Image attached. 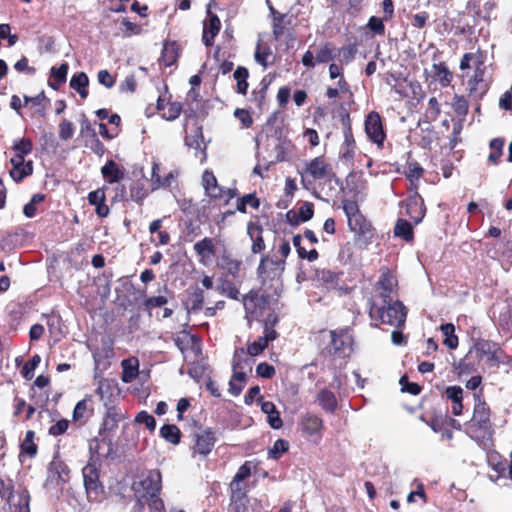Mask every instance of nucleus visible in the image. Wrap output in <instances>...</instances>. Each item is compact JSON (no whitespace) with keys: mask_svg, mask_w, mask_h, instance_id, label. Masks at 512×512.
I'll use <instances>...</instances> for the list:
<instances>
[{"mask_svg":"<svg viewBox=\"0 0 512 512\" xmlns=\"http://www.w3.org/2000/svg\"><path fill=\"white\" fill-rule=\"evenodd\" d=\"M317 401L322 409L328 413H334L337 410V398L335 394L329 389H321L317 394Z\"/></svg>","mask_w":512,"mask_h":512,"instance_id":"obj_38","label":"nucleus"},{"mask_svg":"<svg viewBox=\"0 0 512 512\" xmlns=\"http://www.w3.org/2000/svg\"><path fill=\"white\" fill-rule=\"evenodd\" d=\"M116 391H118V385L114 380L101 378L98 381L95 394L99 397L100 401L104 403L105 407H109L112 406V398Z\"/></svg>","mask_w":512,"mask_h":512,"instance_id":"obj_26","label":"nucleus"},{"mask_svg":"<svg viewBox=\"0 0 512 512\" xmlns=\"http://www.w3.org/2000/svg\"><path fill=\"white\" fill-rule=\"evenodd\" d=\"M413 193H411L405 200L404 205L406 209V214L413 221L415 225H418L422 222L423 218L426 215V206L422 196L417 191V186L412 189Z\"/></svg>","mask_w":512,"mask_h":512,"instance_id":"obj_16","label":"nucleus"},{"mask_svg":"<svg viewBox=\"0 0 512 512\" xmlns=\"http://www.w3.org/2000/svg\"><path fill=\"white\" fill-rule=\"evenodd\" d=\"M128 418L127 412L120 407L115 405L106 407L99 428V435L102 436V441L113 435L118 429L119 424L125 422Z\"/></svg>","mask_w":512,"mask_h":512,"instance_id":"obj_8","label":"nucleus"},{"mask_svg":"<svg viewBox=\"0 0 512 512\" xmlns=\"http://www.w3.org/2000/svg\"><path fill=\"white\" fill-rule=\"evenodd\" d=\"M394 235L403 239L406 242H411L414 239V231L412 224L406 219H398L394 226Z\"/></svg>","mask_w":512,"mask_h":512,"instance_id":"obj_44","label":"nucleus"},{"mask_svg":"<svg viewBox=\"0 0 512 512\" xmlns=\"http://www.w3.org/2000/svg\"><path fill=\"white\" fill-rule=\"evenodd\" d=\"M181 53L180 45L176 41L166 40L163 43V49L159 58L160 65L170 67L174 65Z\"/></svg>","mask_w":512,"mask_h":512,"instance_id":"obj_29","label":"nucleus"},{"mask_svg":"<svg viewBox=\"0 0 512 512\" xmlns=\"http://www.w3.org/2000/svg\"><path fill=\"white\" fill-rule=\"evenodd\" d=\"M505 144L504 138L497 137L493 138L490 143L489 147L491 149V152L488 156V161L493 164L497 165L500 161L501 156L503 155V147Z\"/></svg>","mask_w":512,"mask_h":512,"instance_id":"obj_50","label":"nucleus"},{"mask_svg":"<svg viewBox=\"0 0 512 512\" xmlns=\"http://www.w3.org/2000/svg\"><path fill=\"white\" fill-rule=\"evenodd\" d=\"M348 226L355 233V241L361 248H367L376 236V229L364 215L350 219Z\"/></svg>","mask_w":512,"mask_h":512,"instance_id":"obj_9","label":"nucleus"},{"mask_svg":"<svg viewBox=\"0 0 512 512\" xmlns=\"http://www.w3.org/2000/svg\"><path fill=\"white\" fill-rule=\"evenodd\" d=\"M317 64L327 63L334 59V46L331 42H325L315 55Z\"/></svg>","mask_w":512,"mask_h":512,"instance_id":"obj_57","label":"nucleus"},{"mask_svg":"<svg viewBox=\"0 0 512 512\" xmlns=\"http://www.w3.org/2000/svg\"><path fill=\"white\" fill-rule=\"evenodd\" d=\"M247 205L251 206L253 209H258L260 207V200L257 198L255 193L246 194L238 198L236 210L241 213H246Z\"/></svg>","mask_w":512,"mask_h":512,"instance_id":"obj_56","label":"nucleus"},{"mask_svg":"<svg viewBox=\"0 0 512 512\" xmlns=\"http://www.w3.org/2000/svg\"><path fill=\"white\" fill-rule=\"evenodd\" d=\"M344 141L341 146V158L345 160H352L355 157L357 144L353 132L344 133Z\"/></svg>","mask_w":512,"mask_h":512,"instance_id":"obj_49","label":"nucleus"},{"mask_svg":"<svg viewBox=\"0 0 512 512\" xmlns=\"http://www.w3.org/2000/svg\"><path fill=\"white\" fill-rule=\"evenodd\" d=\"M271 28L275 40L292 35L294 31V17L288 13L276 14L275 18L271 20Z\"/></svg>","mask_w":512,"mask_h":512,"instance_id":"obj_19","label":"nucleus"},{"mask_svg":"<svg viewBox=\"0 0 512 512\" xmlns=\"http://www.w3.org/2000/svg\"><path fill=\"white\" fill-rule=\"evenodd\" d=\"M261 410L267 415V422L272 429L282 428L283 420L276 405L272 401H262Z\"/></svg>","mask_w":512,"mask_h":512,"instance_id":"obj_35","label":"nucleus"},{"mask_svg":"<svg viewBox=\"0 0 512 512\" xmlns=\"http://www.w3.org/2000/svg\"><path fill=\"white\" fill-rule=\"evenodd\" d=\"M20 453L19 460L22 462L23 458H34L38 453V445L35 442V432L28 430L25 433L23 441L19 445Z\"/></svg>","mask_w":512,"mask_h":512,"instance_id":"obj_33","label":"nucleus"},{"mask_svg":"<svg viewBox=\"0 0 512 512\" xmlns=\"http://www.w3.org/2000/svg\"><path fill=\"white\" fill-rule=\"evenodd\" d=\"M204 298V291L200 288H196L188 298V310L193 312L200 311L204 305Z\"/></svg>","mask_w":512,"mask_h":512,"instance_id":"obj_58","label":"nucleus"},{"mask_svg":"<svg viewBox=\"0 0 512 512\" xmlns=\"http://www.w3.org/2000/svg\"><path fill=\"white\" fill-rule=\"evenodd\" d=\"M185 145L189 148L195 149L196 151H202L204 143L203 128L200 125H196L190 133L184 138Z\"/></svg>","mask_w":512,"mask_h":512,"instance_id":"obj_41","label":"nucleus"},{"mask_svg":"<svg viewBox=\"0 0 512 512\" xmlns=\"http://www.w3.org/2000/svg\"><path fill=\"white\" fill-rule=\"evenodd\" d=\"M478 54L479 56L476 63L474 74L469 78L467 85L469 95L482 98L488 91V84L484 80L485 68L483 67V52L480 49H478Z\"/></svg>","mask_w":512,"mask_h":512,"instance_id":"obj_14","label":"nucleus"},{"mask_svg":"<svg viewBox=\"0 0 512 512\" xmlns=\"http://www.w3.org/2000/svg\"><path fill=\"white\" fill-rule=\"evenodd\" d=\"M424 168L415 160H410L406 164L405 176L410 181L413 188L418 187L417 182L424 175Z\"/></svg>","mask_w":512,"mask_h":512,"instance_id":"obj_46","label":"nucleus"},{"mask_svg":"<svg viewBox=\"0 0 512 512\" xmlns=\"http://www.w3.org/2000/svg\"><path fill=\"white\" fill-rule=\"evenodd\" d=\"M168 303V298L163 295L147 297L143 301V308L150 315L153 309L165 306Z\"/></svg>","mask_w":512,"mask_h":512,"instance_id":"obj_62","label":"nucleus"},{"mask_svg":"<svg viewBox=\"0 0 512 512\" xmlns=\"http://www.w3.org/2000/svg\"><path fill=\"white\" fill-rule=\"evenodd\" d=\"M368 304L371 320L395 327H402L405 324L407 308L400 300L379 303L376 298H370Z\"/></svg>","mask_w":512,"mask_h":512,"instance_id":"obj_1","label":"nucleus"},{"mask_svg":"<svg viewBox=\"0 0 512 512\" xmlns=\"http://www.w3.org/2000/svg\"><path fill=\"white\" fill-rule=\"evenodd\" d=\"M420 420L429 426L435 433H440L447 427V413L422 414Z\"/></svg>","mask_w":512,"mask_h":512,"instance_id":"obj_36","label":"nucleus"},{"mask_svg":"<svg viewBox=\"0 0 512 512\" xmlns=\"http://www.w3.org/2000/svg\"><path fill=\"white\" fill-rule=\"evenodd\" d=\"M159 172H161V164L153 162L151 170L152 191L169 188L172 182L179 176V172L177 170H172L166 173L163 178H159Z\"/></svg>","mask_w":512,"mask_h":512,"instance_id":"obj_23","label":"nucleus"},{"mask_svg":"<svg viewBox=\"0 0 512 512\" xmlns=\"http://www.w3.org/2000/svg\"><path fill=\"white\" fill-rule=\"evenodd\" d=\"M208 196L212 199L222 201L224 205H227L234 197L237 196V189L224 188L217 185L215 191H211Z\"/></svg>","mask_w":512,"mask_h":512,"instance_id":"obj_51","label":"nucleus"},{"mask_svg":"<svg viewBox=\"0 0 512 512\" xmlns=\"http://www.w3.org/2000/svg\"><path fill=\"white\" fill-rule=\"evenodd\" d=\"M105 190L106 186H103L89 192L87 196L88 203L95 207V213L100 218H105L110 213L109 206L105 203Z\"/></svg>","mask_w":512,"mask_h":512,"instance_id":"obj_24","label":"nucleus"},{"mask_svg":"<svg viewBox=\"0 0 512 512\" xmlns=\"http://www.w3.org/2000/svg\"><path fill=\"white\" fill-rule=\"evenodd\" d=\"M217 267L223 271V275L231 276L236 280L240 278L242 261L233 256L228 249H223L216 261Z\"/></svg>","mask_w":512,"mask_h":512,"instance_id":"obj_18","label":"nucleus"},{"mask_svg":"<svg viewBox=\"0 0 512 512\" xmlns=\"http://www.w3.org/2000/svg\"><path fill=\"white\" fill-rule=\"evenodd\" d=\"M285 268L284 259H277L265 254L262 255L257 267V275L261 285L273 289L275 295L279 296L282 288L281 275Z\"/></svg>","mask_w":512,"mask_h":512,"instance_id":"obj_3","label":"nucleus"},{"mask_svg":"<svg viewBox=\"0 0 512 512\" xmlns=\"http://www.w3.org/2000/svg\"><path fill=\"white\" fill-rule=\"evenodd\" d=\"M432 77L443 88L450 86L454 78L453 73L444 61L432 65Z\"/></svg>","mask_w":512,"mask_h":512,"instance_id":"obj_34","label":"nucleus"},{"mask_svg":"<svg viewBox=\"0 0 512 512\" xmlns=\"http://www.w3.org/2000/svg\"><path fill=\"white\" fill-rule=\"evenodd\" d=\"M147 196L148 190L144 182L137 180L130 185V198L137 204L142 205Z\"/></svg>","mask_w":512,"mask_h":512,"instance_id":"obj_55","label":"nucleus"},{"mask_svg":"<svg viewBox=\"0 0 512 512\" xmlns=\"http://www.w3.org/2000/svg\"><path fill=\"white\" fill-rule=\"evenodd\" d=\"M441 113L440 104L436 97H431L428 101L427 108L424 113V118L427 122H434L438 119Z\"/></svg>","mask_w":512,"mask_h":512,"instance_id":"obj_60","label":"nucleus"},{"mask_svg":"<svg viewBox=\"0 0 512 512\" xmlns=\"http://www.w3.org/2000/svg\"><path fill=\"white\" fill-rule=\"evenodd\" d=\"M217 239L204 237L195 242L193 250L197 256L198 262L203 266H208L217 254Z\"/></svg>","mask_w":512,"mask_h":512,"instance_id":"obj_17","label":"nucleus"},{"mask_svg":"<svg viewBox=\"0 0 512 512\" xmlns=\"http://www.w3.org/2000/svg\"><path fill=\"white\" fill-rule=\"evenodd\" d=\"M248 77L249 71L244 66H238L234 71L233 78L236 81V92L241 95H246L248 91Z\"/></svg>","mask_w":512,"mask_h":512,"instance_id":"obj_45","label":"nucleus"},{"mask_svg":"<svg viewBox=\"0 0 512 512\" xmlns=\"http://www.w3.org/2000/svg\"><path fill=\"white\" fill-rule=\"evenodd\" d=\"M301 432L308 436L322 437L324 430V422L321 417L316 414L306 413L300 420Z\"/></svg>","mask_w":512,"mask_h":512,"instance_id":"obj_20","label":"nucleus"},{"mask_svg":"<svg viewBox=\"0 0 512 512\" xmlns=\"http://www.w3.org/2000/svg\"><path fill=\"white\" fill-rule=\"evenodd\" d=\"M10 163L12 165L10 176L16 183L22 182L26 177L33 174V162L31 160L26 162L25 160L11 158Z\"/></svg>","mask_w":512,"mask_h":512,"instance_id":"obj_30","label":"nucleus"},{"mask_svg":"<svg viewBox=\"0 0 512 512\" xmlns=\"http://www.w3.org/2000/svg\"><path fill=\"white\" fill-rule=\"evenodd\" d=\"M159 433H160V436L163 439H165V441H167L173 445H177L181 441V436H182L181 430L175 424H164L160 428Z\"/></svg>","mask_w":512,"mask_h":512,"instance_id":"obj_47","label":"nucleus"},{"mask_svg":"<svg viewBox=\"0 0 512 512\" xmlns=\"http://www.w3.org/2000/svg\"><path fill=\"white\" fill-rule=\"evenodd\" d=\"M69 70V65L67 62L62 63L59 67H52L50 70V74L52 80L49 81V86L53 90H58L61 85H63L67 80V74Z\"/></svg>","mask_w":512,"mask_h":512,"instance_id":"obj_40","label":"nucleus"},{"mask_svg":"<svg viewBox=\"0 0 512 512\" xmlns=\"http://www.w3.org/2000/svg\"><path fill=\"white\" fill-rule=\"evenodd\" d=\"M150 242L156 247L166 246L171 241L169 232L163 229V218L153 220L149 225Z\"/></svg>","mask_w":512,"mask_h":512,"instance_id":"obj_25","label":"nucleus"},{"mask_svg":"<svg viewBox=\"0 0 512 512\" xmlns=\"http://www.w3.org/2000/svg\"><path fill=\"white\" fill-rule=\"evenodd\" d=\"M329 342L321 349L320 356L324 359H346L353 351V337L348 328L329 331Z\"/></svg>","mask_w":512,"mask_h":512,"instance_id":"obj_2","label":"nucleus"},{"mask_svg":"<svg viewBox=\"0 0 512 512\" xmlns=\"http://www.w3.org/2000/svg\"><path fill=\"white\" fill-rule=\"evenodd\" d=\"M440 330L445 336L443 344L449 349H456L458 346V336L455 334V326L452 323H445L440 326Z\"/></svg>","mask_w":512,"mask_h":512,"instance_id":"obj_54","label":"nucleus"},{"mask_svg":"<svg viewBox=\"0 0 512 512\" xmlns=\"http://www.w3.org/2000/svg\"><path fill=\"white\" fill-rule=\"evenodd\" d=\"M452 108L458 116H466L469 110V104L462 95L455 94L452 99Z\"/></svg>","mask_w":512,"mask_h":512,"instance_id":"obj_64","label":"nucleus"},{"mask_svg":"<svg viewBox=\"0 0 512 512\" xmlns=\"http://www.w3.org/2000/svg\"><path fill=\"white\" fill-rule=\"evenodd\" d=\"M488 464L495 472L498 473L499 476H505L506 472L509 473V463L498 453L490 454L488 456Z\"/></svg>","mask_w":512,"mask_h":512,"instance_id":"obj_53","label":"nucleus"},{"mask_svg":"<svg viewBox=\"0 0 512 512\" xmlns=\"http://www.w3.org/2000/svg\"><path fill=\"white\" fill-rule=\"evenodd\" d=\"M70 88L75 90L82 99H86L89 95L88 85L89 78L85 72H77L70 79Z\"/></svg>","mask_w":512,"mask_h":512,"instance_id":"obj_37","label":"nucleus"},{"mask_svg":"<svg viewBox=\"0 0 512 512\" xmlns=\"http://www.w3.org/2000/svg\"><path fill=\"white\" fill-rule=\"evenodd\" d=\"M472 350L476 353L478 360L486 359L491 366L510 365L512 356L507 355L501 346L491 340L484 338L474 339Z\"/></svg>","mask_w":512,"mask_h":512,"instance_id":"obj_5","label":"nucleus"},{"mask_svg":"<svg viewBox=\"0 0 512 512\" xmlns=\"http://www.w3.org/2000/svg\"><path fill=\"white\" fill-rule=\"evenodd\" d=\"M247 234L252 241L251 252L253 254L262 253L266 248L262 225L259 222H249L247 224Z\"/></svg>","mask_w":512,"mask_h":512,"instance_id":"obj_27","label":"nucleus"},{"mask_svg":"<svg viewBox=\"0 0 512 512\" xmlns=\"http://www.w3.org/2000/svg\"><path fill=\"white\" fill-rule=\"evenodd\" d=\"M217 441L216 433L212 428H206L193 434V444L191 445L192 455L205 458L213 450Z\"/></svg>","mask_w":512,"mask_h":512,"instance_id":"obj_12","label":"nucleus"},{"mask_svg":"<svg viewBox=\"0 0 512 512\" xmlns=\"http://www.w3.org/2000/svg\"><path fill=\"white\" fill-rule=\"evenodd\" d=\"M156 110L162 119L175 121L182 113L183 106L179 101H173L168 92V86H164V93L160 94L156 101Z\"/></svg>","mask_w":512,"mask_h":512,"instance_id":"obj_10","label":"nucleus"},{"mask_svg":"<svg viewBox=\"0 0 512 512\" xmlns=\"http://www.w3.org/2000/svg\"><path fill=\"white\" fill-rule=\"evenodd\" d=\"M12 149L15 152L13 159L25 160V156L30 154L33 149V142L30 138H21L14 141Z\"/></svg>","mask_w":512,"mask_h":512,"instance_id":"obj_48","label":"nucleus"},{"mask_svg":"<svg viewBox=\"0 0 512 512\" xmlns=\"http://www.w3.org/2000/svg\"><path fill=\"white\" fill-rule=\"evenodd\" d=\"M101 174L108 184L119 183L125 177V170L114 160H108L101 168Z\"/></svg>","mask_w":512,"mask_h":512,"instance_id":"obj_32","label":"nucleus"},{"mask_svg":"<svg viewBox=\"0 0 512 512\" xmlns=\"http://www.w3.org/2000/svg\"><path fill=\"white\" fill-rule=\"evenodd\" d=\"M275 340L274 333L269 332V334H264L260 336L254 342L248 344L247 353L249 356L254 357L262 354L264 350L268 347L269 343Z\"/></svg>","mask_w":512,"mask_h":512,"instance_id":"obj_39","label":"nucleus"},{"mask_svg":"<svg viewBox=\"0 0 512 512\" xmlns=\"http://www.w3.org/2000/svg\"><path fill=\"white\" fill-rule=\"evenodd\" d=\"M289 442L285 439H277L273 446L268 450V456L271 459L278 460L289 450Z\"/></svg>","mask_w":512,"mask_h":512,"instance_id":"obj_59","label":"nucleus"},{"mask_svg":"<svg viewBox=\"0 0 512 512\" xmlns=\"http://www.w3.org/2000/svg\"><path fill=\"white\" fill-rule=\"evenodd\" d=\"M397 286L396 276L393 275L387 266H383L380 268V276L374 285L375 295L371 298H376V301H379V303L391 302Z\"/></svg>","mask_w":512,"mask_h":512,"instance_id":"obj_7","label":"nucleus"},{"mask_svg":"<svg viewBox=\"0 0 512 512\" xmlns=\"http://www.w3.org/2000/svg\"><path fill=\"white\" fill-rule=\"evenodd\" d=\"M472 348L468 353L457 363L455 370L458 375H469L477 371L478 363L474 359Z\"/></svg>","mask_w":512,"mask_h":512,"instance_id":"obj_42","label":"nucleus"},{"mask_svg":"<svg viewBox=\"0 0 512 512\" xmlns=\"http://www.w3.org/2000/svg\"><path fill=\"white\" fill-rule=\"evenodd\" d=\"M175 345L182 352L185 353L188 349L196 353L201 352V340L195 334H190L186 330H182L180 335L174 339Z\"/></svg>","mask_w":512,"mask_h":512,"instance_id":"obj_28","label":"nucleus"},{"mask_svg":"<svg viewBox=\"0 0 512 512\" xmlns=\"http://www.w3.org/2000/svg\"><path fill=\"white\" fill-rule=\"evenodd\" d=\"M342 209L347 217L348 223H350V219L358 218V216H363V214L359 210V206L357 201L351 199H344L342 201Z\"/></svg>","mask_w":512,"mask_h":512,"instance_id":"obj_61","label":"nucleus"},{"mask_svg":"<svg viewBox=\"0 0 512 512\" xmlns=\"http://www.w3.org/2000/svg\"><path fill=\"white\" fill-rule=\"evenodd\" d=\"M471 438L479 441L492 435L491 410L484 400L479 397L474 406L473 417L468 427Z\"/></svg>","mask_w":512,"mask_h":512,"instance_id":"obj_4","label":"nucleus"},{"mask_svg":"<svg viewBox=\"0 0 512 512\" xmlns=\"http://www.w3.org/2000/svg\"><path fill=\"white\" fill-rule=\"evenodd\" d=\"M94 414V405L91 395H86L78 401L73 409L72 420L80 425H85Z\"/></svg>","mask_w":512,"mask_h":512,"instance_id":"obj_22","label":"nucleus"},{"mask_svg":"<svg viewBox=\"0 0 512 512\" xmlns=\"http://www.w3.org/2000/svg\"><path fill=\"white\" fill-rule=\"evenodd\" d=\"M84 486L89 496L98 497L103 492V486L99 480V472L94 465L88 464L83 470Z\"/></svg>","mask_w":512,"mask_h":512,"instance_id":"obj_21","label":"nucleus"},{"mask_svg":"<svg viewBox=\"0 0 512 512\" xmlns=\"http://www.w3.org/2000/svg\"><path fill=\"white\" fill-rule=\"evenodd\" d=\"M271 297L267 293L259 294L251 290L243 297L244 308L251 318L258 320L270 305Z\"/></svg>","mask_w":512,"mask_h":512,"instance_id":"obj_11","label":"nucleus"},{"mask_svg":"<svg viewBox=\"0 0 512 512\" xmlns=\"http://www.w3.org/2000/svg\"><path fill=\"white\" fill-rule=\"evenodd\" d=\"M217 290L221 294L226 295L228 298H230L232 300H239V296H240L239 289L234 284V282L229 279L220 278L219 285L217 286Z\"/></svg>","mask_w":512,"mask_h":512,"instance_id":"obj_52","label":"nucleus"},{"mask_svg":"<svg viewBox=\"0 0 512 512\" xmlns=\"http://www.w3.org/2000/svg\"><path fill=\"white\" fill-rule=\"evenodd\" d=\"M343 274V271L319 268L315 270V279L328 290H337L341 294H347L349 288L345 284L340 285Z\"/></svg>","mask_w":512,"mask_h":512,"instance_id":"obj_13","label":"nucleus"},{"mask_svg":"<svg viewBox=\"0 0 512 512\" xmlns=\"http://www.w3.org/2000/svg\"><path fill=\"white\" fill-rule=\"evenodd\" d=\"M252 364L253 360L251 356L248 355L247 349L245 350L243 347L235 349L232 359L233 369L245 370L248 368L251 371Z\"/></svg>","mask_w":512,"mask_h":512,"instance_id":"obj_43","label":"nucleus"},{"mask_svg":"<svg viewBox=\"0 0 512 512\" xmlns=\"http://www.w3.org/2000/svg\"><path fill=\"white\" fill-rule=\"evenodd\" d=\"M364 132L368 141L382 150L387 139L384 118L377 111H370L364 119Z\"/></svg>","mask_w":512,"mask_h":512,"instance_id":"obj_6","label":"nucleus"},{"mask_svg":"<svg viewBox=\"0 0 512 512\" xmlns=\"http://www.w3.org/2000/svg\"><path fill=\"white\" fill-rule=\"evenodd\" d=\"M305 174L309 175L313 180L331 181L336 177L331 165L323 156L315 157L306 163Z\"/></svg>","mask_w":512,"mask_h":512,"instance_id":"obj_15","label":"nucleus"},{"mask_svg":"<svg viewBox=\"0 0 512 512\" xmlns=\"http://www.w3.org/2000/svg\"><path fill=\"white\" fill-rule=\"evenodd\" d=\"M221 28V22L217 15L209 14L208 21L204 23L202 41L205 46L211 47L214 44V38L218 35Z\"/></svg>","mask_w":512,"mask_h":512,"instance_id":"obj_31","label":"nucleus"},{"mask_svg":"<svg viewBox=\"0 0 512 512\" xmlns=\"http://www.w3.org/2000/svg\"><path fill=\"white\" fill-rule=\"evenodd\" d=\"M279 322V317L275 311H271L267 314L265 319L262 321L263 333L269 334V332L274 333L275 339L279 336L278 332L275 330V326Z\"/></svg>","mask_w":512,"mask_h":512,"instance_id":"obj_63","label":"nucleus"}]
</instances>
